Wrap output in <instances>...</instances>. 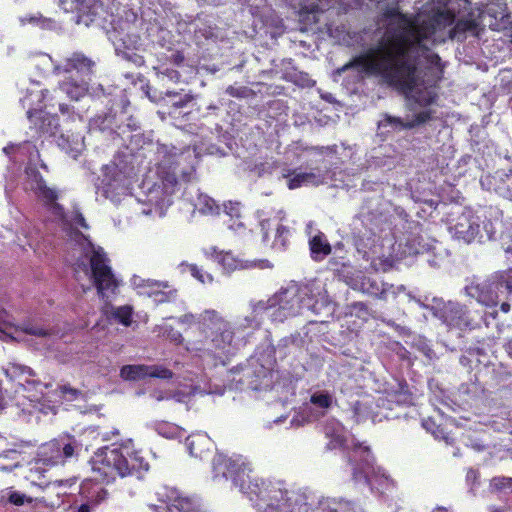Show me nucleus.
I'll return each mask as SVG.
<instances>
[{
  "mask_svg": "<svg viewBox=\"0 0 512 512\" xmlns=\"http://www.w3.org/2000/svg\"><path fill=\"white\" fill-rule=\"evenodd\" d=\"M455 19L453 10L434 8L421 21H415L412 38L404 32H387L376 45L356 55L337 71L341 74L357 67L368 76L380 77L389 86L412 89L416 83L417 65L408 58L409 52L415 47L427 49L424 41L451 27Z\"/></svg>",
  "mask_w": 512,
  "mask_h": 512,
  "instance_id": "f257e3e1",
  "label": "nucleus"
},
{
  "mask_svg": "<svg viewBox=\"0 0 512 512\" xmlns=\"http://www.w3.org/2000/svg\"><path fill=\"white\" fill-rule=\"evenodd\" d=\"M156 180L149 188L148 201L158 208L172 204V195L181 183L191 181L195 173L194 157L190 152L179 151L174 146L157 148Z\"/></svg>",
  "mask_w": 512,
  "mask_h": 512,
  "instance_id": "f03ea898",
  "label": "nucleus"
},
{
  "mask_svg": "<svg viewBox=\"0 0 512 512\" xmlns=\"http://www.w3.org/2000/svg\"><path fill=\"white\" fill-rule=\"evenodd\" d=\"M93 472L97 480L110 483L117 477L135 476L141 478L149 469V463L134 449L132 439L99 448L92 458Z\"/></svg>",
  "mask_w": 512,
  "mask_h": 512,
  "instance_id": "7ed1b4c3",
  "label": "nucleus"
},
{
  "mask_svg": "<svg viewBox=\"0 0 512 512\" xmlns=\"http://www.w3.org/2000/svg\"><path fill=\"white\" fill-rule=\"evenodd\" d=\"M198 329L206 343L203 350L214 359V364L226 365L235 351V330L233 325L218 311L204 310L198 318Z\"/></svg>",
  "mask_w": 512,
  "mask_h": 512,
  "instance_id": "20e7f679",
  "label": "nucleus"
},
{
  "mask_svg": "<svg viewBox=\"0 0 512 512\" xmlns=\"http://www.w3.org/2000/svg\"><path fill=\"white\" fill-rule=\"evenodd\" d=\"M258 512H305L306 504H293L289 491L280 481L251 478L248 474L238 486Z\"/></svg>",
  "mask_w": 512,
  "mask_h": 512,
  "instance_id": "39448f33",
  "label": "nucleus"
},
{
  "mask_svg": "<svg viewBox=\"0 0 512 512\" xmlns=\"http://www.w3.org/2000/svg\"><path fill=\"white\" fill-rule=\"evenodd\" d=\"M465 290L479 303L488 307L500 305L501 311L508 313L512 305V268L497 271L483 282H472Z\"/></svg>",
  "mask_w": 512,
  "mask_h": 512,
  "instance_id": "423d86ee",
  "label": "nucleus"
},
{
  "mask_svg": "<svg viewBox=\"0 0 512 512\" xmlns=\"http://www.w3.org/2000/svg\"><path fill=\"white\" fill-rule=\"evenodd\" d=\"M454 236L465 243L483 242L495 238L496 230L490 219L482 220L472 213H462L452 228Z\"/></svg>",
  "mask_w": 512,
  "mask_h": 512,
  "instance_id": "0eeeda50",
  "label": "nucleus"
},
{
  "mask_svg": "<svg viewBox=\"0 0 512 512\" xmlns=\"http://www.w3.org/2000/svg\"><path fill=\"white\" fill-rule=\"evenodd\" d=\"M26 173L30 190L46 211L58 219L65 218V209L58 202L61 192L56 187L49 186L43 175L36 168H31Z\"/></svg>",
  "mask_w": 512,
  "mask_h": 512,
  "instance_id": "6e6552de",
  "label": "nucleus"
},
{
  "mask_svg": "<svg viewBox=\"0 0 512 512\" xmlns=\"http://www.w3.org/2000/svg\"><path fill=\"white\" fill-rule=\"evenodd\" d=\"M89 266L91 280L99 296L104 297L106 292H114L117 289L118 281L102 248L92 250Z\"/></svg>",
  "mask_w": 512,
  "mask_h": 512,
  "instance_id": "1a4fd4ad",
  "label": "nucleus"
},
{
  "mask_svg": "<svg viewBox=\"0 0 512 512\" xmlns=\"http://www.w3.org/2000/svg\"><path fill=\"white\" fill-rule=\"evenodd\" d=\"M429 310L435 318L449 328L462 330L473 327L471 312L459 302L435 300Z\"/></svg>",
  "mask_w": 512,
  "mask_h": 512,
  "instance_id": "9d476101",
  "label": "nucleus"
},
{
  "mask_svg": "<svg viewBox=\"0 0 512 512\" xmlns=\"http://www.w3.org/2000/svg\"><path fill=\"white\" fill-rule=\"evenodd\" d=\"M78 446L71 436L55 438L40 447L39 456L45 465H63L75 455Z\"/></svg>",
  "mask_w": 512,
  "mask_h": 512,
  "instance_id": "9b49d317",
  "label": "nucleus"
},
{
  "mask_svg": "<svg viewBox=\"0 0 512 512\" xmlns=\"http://www.w3.org/2000/svg\"><path fill=\"white\" fill-rule=\"evenodd\" d=\"M212 468L214 477H223L231 479L233 484L238 487L240 482L247 475L243 467V462L239 459H233L223 453H216L212 459Z\"/></svg>",
  "mask_w": 512,
  "mask_h": 512,
  "instance_id": "f8f14e48",
  "label": "nucleus"
},
{
  "mask_svg": "<svg viewBox=\"0 0 512 512\" xmlns=\"http://www.w3.org/2000/svg\"><path fill=\"white\" fill-rule=\"evenodd\" d=\"M260 230L262 233V241L267 243L273 236L272 248L283 251L287 248L290 229L283 225L277 217L267 218L260 221Z\"/></svg>",
  "mask_w": 512,
  "mask_h": 512,
  "instance_id": "ddd939ff",
  "label": "nucleus"
},
{
  "mask_svg": "<svg viewBox=\"0 0 512 512\" xmlns=\"http://www.w3.org/2000/svg\"><path fill=\"white\" fill-rule=\"evenodd\" d=\"M274 301L278 304V308L272 313L274 320L283 321L289 317L301 314L303 311V299L296 291H281L275 295Z\"/></svg>",
  "mask_w": 512,
  "mask_h": 512,
  "instance_id": "4468645a",
  "label": "nucleus"
},
{
  "mask_svg": "<svg viewBox=\"0 0 512 512\" xmlns=\"http://www.w3.org/2000/svg\"><path fill=\"white\" fill-rule=\"evenodd\" d=\"M120 376L124 380L139 381L147 377L159 379H171L173 372L162 365H124L120 369Z\"/></svg>",
  "mask_w": 512,
  "mask_h": 512,
  "instance_id": "2eb2a0df",
  "label": "nucleus"
},
{
  "mask_svg": "<svg viewBox=\"0 0 512 512\" xmlns=\"http://www.w3.org/2000/svg\"><path fill=\"white\" fill-rule=\"evenodd\" d=\"M27 118L30 122V129L38 137L55 136L59 129V118L57 115H51L43 109H32L27 110Z\"/></svg>",
  "mask_w": 512,
  "mask_h": 512,
  "instance_id": "dca6fc26",
  "label": "nucleus"
},
{
  "mask_svg": "<svg viewBox=\"0 0 512 512\" xmlns=\"http://www.w3.org/2000/svg\"><path fill=\"white\" fill-rule=\"evenodd\" d=\"M98 0H59V6L76 16L77 23L89 25L98 14Z\"/></svg>",
  "mask_w": 512,
  "mask_h": 512,
  "instance_id": "f3484780",
  "label": "nucleus"
},
{
  "mask_svg": "<svg viewBox=\"0 0 512 512\" xmlns=\"http://www.w3.org/2000/svg\"><path fill=\"white\" fill-rule=\"evenodd\" d=\"M484 31V27L481 26V21L478 17H474V13H468L467 17L455 20L454 24L448 31L447 38L454 40L457 39L459 41H464L466 39V34L470 33L475 37H479L480 34Z\"/></svg>",
  "mask_w": 512,
  "mask_h": 512,
  "instance_id": "a211bd4d",
  "label": "nucleus"
},
{
  "mask_svg": "<svg viewBox=\"0 0 512 512\" xmlns=\"http://www.w3.org/2000/svg\"><path fill=\"white\" fill-rule=\"evenodd\" d=\"M283 177L288 179L287 186L290 190L308 184L319 186L325 182V174L319 168H314L310 172H298L297 169H288L283 174Z\"/></svg>",
  "mask_w": 512,
  "mask_h": 512,
  "instance_id": "6ab92c4d",
  "label": "nucleus"
},
{
  "mask_svg": "<svg viewBox=\"0 0 512 512\" xmlns=\"http://www.w3.org/2000/svg\"><path fill=\"white\" fill-rule=\"evenodd\" d=\"M486 16L491 18L488 26L493 31L504 30L507 24L510 23V15L506 12V7L503 8L497 4H492L485 9L479 10L477 17L481 22Z\"/></svg>",
  "mask_w": 512,
  "mask_h": 512,
  "instance_id": "aec40b11",
  "label": "nucleus"
},
{
  "mask_svg": "<svg viewBox=\"0 0 512 512\" xmlns=\"http://www.w3.org/2000/svg\"><path fill=\"white\" fill-rule=\"evenodd\" d=\"M218 262L222 265V267L227 271H234L236 269H246L249 267H259L261 269L271 267V264L268 260H258V261H242L233 256L230 252H221L217 255Z\"/></svg>",
  "mask_w": 512,
  "mask_h": 512,
  "instance_id": "412c9836",
  "label": "nucleus"
},
{
  "mask_svg": "<svg viewBox=\"0 0 512 512\" xmlns=\"http://www.w3.org/2000/svg\"><path fill=\"white\" fill-rule=\"evenodd\" d=\"M93 66L94 62L91 59L86 57L83 53L75 52L65 60L63 69L68 73L76 71L81 75L89 76L92 74Z\"/></svg>",
  "mask_w": 512,
  "mask_h": 512,
  "instance_id": "4be33fe9",
  "label": "nucleus"
},
{
  "mask_svg": "<svg viewBox=\"0 0 512 512\" xmlns=\"http://www.w3.org/2000/svg\"><path fill=\"white\" fill-rule=\"evenodd\" d=\"M80 495L96 505L105 500L108 493L97 481L86 479L81 483Z\"/></svg>",
  "mask_w": 512,
  "mask_h": 512,
  "instance_id": "5701e85b",
  "label": "nucleus"
},
{
  "mask_svg": "<svg viewBox=\"0 0 512 512\" xmlns=\"http://www.w3.org/2000/svg\"><path fill=\"white\" fill-rule=\"evenodd\" d=\"M89 89V83L86 80L74 81L66 79L59 84V90L66 94L71 100L78 101L84 97Z\"/></svg>",
  "mask_w": 512,
  "mask_h": 512,
  "instance_id": "b1692460",
  "label": "nucleus"
},
{
  "mask_svg": "<svg viewBox=\"0 0 512 512\" xmlns=\"http://www.w3.org/2000/svg\"><path fill=\"white\" fill-rule=\"evenodd\" d=\"M416 84H417V82L415 83V86L412 89H407L402 86H396V87L401 88L406 91H410V92L414 91V93L412 95V99L420 107H428L437 101L438 93L436 92L435 88L424 87V88L415 89Z\"/></svg>",
  "mask_w": 512,
  "mask_h": 512,
  "instance_id": "393cba45",
  "label": "nucleus"
},
{
  "mask_svg": "<svg viewBox=\"0 0 512 512\" xmlns=\"http://www.w3.org/2000/svg\"><path fill=\"white\" fill-rule=\"evenodd\" d=\"M388 400L399 406H410L413 404L414 396L407 382L402 380L398 383L397 389L388 392Z\"/></svg>",
  "mask_w": 512,
  "mask_h": 512,
  "instance_id": "a878e982",
  "label": "nucleus"
},
{
  "mask_svg": "<svg viewBox=\"0 0 512 512\" xmlns=\"http://www.w3.org/2000/svg\"><path fill=\"white\" fill-rule=\"evenodd\" d=\"M309 247L311 252V257L315 261H321L324 257L328 256L331 251V245L325 239L324 234L319 233L315 235L309 241Z\"/></svg>",
  "mask_w": 512,
  "mask_h": 512,
  "instance_id": "bb28decb",
  "label": "nucleus"
},
{
  "mask_svg": "<svg viewBox=\"0 0 512 512\" xmlns=\"http://www.w3.org/2000/svg\"><path fill=\"white\" fill-rule=\"evenodd\" d=\"M210 445V440L205 435L196 434L186 438L189 453L196 458H202L205 450H209Z\"/></svg>",
  "mask_w": 512,
  "mask_h": 512,
  "instance_id": "cd10ccee",
  "label": "nucleus"
},
{
  "mask_svg": "<svg viewBox=\"0 0 512 512\" xmlns=\"http://www.w3.org/2000/svg\"><path fill=\"white\" fill-rule=\"evenodd\" d=\"M406 122L400 117L392 116L388 113L382 115V119L378 122V129L382 133L399 132L406 129Z\"/></svg>",
  "mask_w": 512,
  "mask_h": 512,
  "instance_id": "c85d7f7f",
  "label": "nucleus"
},
{
  "mask_svg": "<svg viewBox=\"0 0 512 512\" xmlns=\"http://www.w3.org/2000/svg\"><path fill=\"white\" fill-rule=\"evenodd\" d=\"M361 289L364 293L378 299H385L387 293L385 285L371 277H364L362 279Z\"/></svg>",
  "mask_w": 512,
  "mask_h": 512,
  "instance_id": "c756f323",
  "label": "nucleus"
},
{
  "mask_svg": "<svg viewBox=\"0 0 512 512\" xmlns=\"http://www.w3.org/2000/svg\"><path fill=\"white\" fill-rule=\"evenodd\" d=\"M383 16L386 19H393L397 18L400 22L404 23L406 27L408 28V37L412 38L413 29L415 26V19L408 16L407 14H404L400 11L399 7H387L384 12Z\"/></svg>",
  "mask_w": 512,
  "mask_h": 512,
  "instance_id": "7c9ffc66",
  "label": "nucleus"
},
{
  "mask_svg": "<svg viewBox=\"0 0 512 512\" xmlns=\"http://www.w3.org/2000/svg\"><path fill=\"white\" fill-rule=\"evenodd\" d=\"M177 289L169 284V288H157L149 292V296L156 304H163L174 301L177 297Z\"/></svg>",
  "mask_w": 512,
  "mask_h": 512,
  "instance_id": "2f4dec72",
  "label": "nucleus"
},
{
  "mask_svg": "<svg viewBox=\"0 0 512 512\" xmlns=\"http://www.w3.org/2000/svg\"><path fill=\"white\" fill-rule=\"evenodd\" d=\"M112 317L118 323L129 327L133 322V308L129 305H123L114 308Z\"/></svg>",
  "mask_w": 512,
  "mask_h": 512,
  "instance_id": "473e14b6",
  "label": "nucleus"
},
{
  "mask_svg": "<svg viewBox=\"0 0 512 512\" xmlns=\"http://www.w3.org/2000/svg\"><path fill=\"white\" fill-rule=\"evenodd\" d=\"M20 22L23 25L31 24L41 28H48L54 23L52 19L44 17L39 12L20 17Z\"/></svg>",
  "mask_w": 512,
  "mask_h": 512,
  "instance_id": "72a5a7b5",
  "label": "nucleus"
},
{
  "mask_svg": "<svg viewBox=\"0 0 512 512\" xmlns=\"http://www.w3.org/2000/svg\"><path fill=\"white\" fill-rule=\"evenodd\" d=\"M433 111L432 110H424L413 116V119L406 122V129L411 130L417 126L427 123L432 120Z\"/></svg>",
  "mask_w": 512,
  "mask_h": 512,
  "instance_id": "f704fd0d",
  "label": "nucleus"
},
{
  "mask_svg": "<svg viewBox=\"0 0 512 512\" xmlns=\"http://www.w3.org/2000/svg\"><path fill=\"white\" fill-rule=\"evenodd\" d=\"M310 401L320 408H329L332 404V397L328 393H314Z\"/></svg>",
  "mask_w": 512,
  "mask_h": 512,
  "instance_id": "c9c22d12",
  "label": "nucleus"
},
{
  "mask_svg": "<svg viewBox=\"0 0 512 512\" xmlns=\"http://www.w3.org/2000/svg\"><path fill=\"white\" fill-rule=\"evenodd\" d=\"M491 486L498 491L510 489L512 491V477L497 476L492 478Z\"/></svg>",
  "mask_w": 512,
  "mask_h": 512,
  "instance_id": "e433bc0d",
  "label": "nucleus"
},
{
  "mask_svg": "<svg viewBox=\"0 0 512 512\" xmlns=\"http://www.w3.org/2000/svg\"><path fill=\"white\" fill-rule=\"evenodd\" d=\"M301 10L303 14H312L314 19H316L317 14L323 13L325 11L319 0L313 1L311 3L303 2Z\"/></svg>",
  "mask_w": 512,
  "mask_h": 512,
  "instance_id": "4c0bfd02",
  "label": "nucleus"
},
{
  "mask_svg": "<svg viewBox=\"0 0 512 512\" xmlns=\"http://www.w3.org/2000/svg\"><path fill=\"white\" fill-rule=\"evenodd\" d=\"M251 90L245 86L230 85L226 88V94L235 98H246L250 95Z\"/></svg>",
  "mask_w": 512,
  "mask_h": 512,
  "instance_id": "58836bf2",
  "label": "nucleus"
},
{
  "mask_svg": "<svg viewBox=\"0 0 512 512\" xmlns=\"http://www.w3.org/2000/svg\"><path fill=\"white\" fill-rule=\"evenodd\" d=\"M173 507H175L179 512H194L193 502L188 498L175 499Z\"/></svg>",
  "mask_w": 512,
  "mask_h": 512,
  "instance_id": "ea45409f",
  "label": "nucleus"
},
{
  "mask_svg": "<svg viewBox=\"0 0 512 512\" xmlns=\"http://www.w3.org/2000/svg\"><path fill=\"white\" fill-rule=\"evenodd\" d=\"M8 501L15 506H21L26 501L30 503L32 500L27 499L25 494L14 491L9 494Z\"/></svg>",
  "mask_w": 512,
  "mask_h": 512,
  "instance_id": "a19ab883",
  "label": "nucleus"
},
{
  "mask_svg": "<svg viewBox=\"0 0 512 512\" xmlns=\"http://www.w3.org/2000/svg\"><path fill=\"white\" fill-rule=\"evenodd\" d=\"M123 56L128 61L134 63L136 66H143L145 63L144 57L133 51L123 52Z\"/></svg>",
  "mask_w": 512,
  "mask_h": 512,
  "instance_id": "79ce46f5",
  "label": "nucleus"
},
{
  "mask_svg": "<svg viewBox=\"0 0 512 512\" xmlns=\"http://www.w3.org/2000/svg\"><path fill=\"white\" fill-rule=\"evenodd\" d=\"M349 462L353 466L352 469L355 478H357L358 475L362 474L364 470L370 466V463L367 459L363 460L361 464H354L352 456L349 457Z\"/></svg>",
  "mask_w": 512,
  "mask_h": 512,
  "instance_id": "37998d69",
  "label": "nucleus"
},
{
  "mask_svg": "<svg viewBox=\"0 0 512 512\" xmlns=\"http://www.w3.org/2000/svg\"><path fill=\"white\" fill-rule=\"evenodd\" d=\"M181 266H184V263L181 264ZM185 266L188 268L191 275L200 281L201 283H205L204 274L202 270L195 264H185Z\"/></svg>",
  "mask_w": 512,
  "mask_h": 512,
  "instance_id": "c03bdc74",
  "label": "nucleus"
},
{
  "mask_svg": "<svg viewBox=\"0 0 512 512\" xmlns=\"http://www.w3.org/2000/svg\"><path fill=\"white\" fill-rule=\"evenodd\" d=\"M142 286L148 287L152 291L157 288H163V289L169 288V283L163 282V281H157V280H153V279H147V280H143Z\"/></svg>",
  "mask_w": 512,
  "mask_h": 512,
  "instance_id": "a18cd8bd",
  "label": "nucleus"
},
{
  "mask_svg": "<svg viewBox=\"0 0 512 512\" xmlns=\"http://www.w3.org/2000/svg\"><path fill=\"white\" fill-rule=\"evenodd\" d=\"M351 307L358 317L369 315L368 307L364 302H354Z\"/></svg>",
  "mask_w": 512,
  "mask_h": 512,
  "instance_id": "49530a36",
  "label": "nucleus"
},
{
  "mask_svg": "<svg viewBox=\"0 0 512 512\" xmlns=\"http://www.w3.org/2000/svg\"><path fill=\"white\" fill-rule=\"evenodd\" d=\"M217 210H218V206L215 203V201L211 198L205 197L204 198V206L201 207V211L204 213L213 214Z\"/></svg>",
  "mask_w": 512,
  "mask_h": 512,
  "instance_id": "de8ad7c7",
  "label": "nucleus"
},
{
  "mask_svg": "<svg viewBox=\"0 0 512 512\" xmlns=\"http://www.w3.org/2000/svg\"><path fill=\"white\" fill-rule=\"evenodd\" d=\"M423 427L427 431H431L436 438L441 437L442 431L439 429V427H437L436 430H433V427H435V422L431 418L423 420Z\"/></svg>",
  "mask_w": 512,
  "mask_h": 512,
  "instance_id": "09e8293b",
  "label": "nucleus"
},
{
  "mask_svg": "<svg viewBox=\"0 0 512 512\" xmlns=\"http://www.w3.org/2000/svg\"><path fill=\"white\" fill-rule=\"evenodd\" d=\"M162 74L168 77L173 82H180L181 75L177 70L166 68L164 71H162Z\"/></svg>",
  "mask_w": 512,
  "mask_h": 512,
  "instance_id": "8fccbe9b",
  "label": "nucleus"
},
{
  "mask_svg": "<svg viewBox=\"0 0 512 512\" xmlns=\"http://www.w3.org/2000/svg\"><path fill=\"white\" fill-rule=\"evenodd\" d=\"M28 143H29V141H25V142L17 143V144H9L6 147H4L3 152L7 155L13 154L16 151H18L19 149H21L25 144H28Z\"/></svg>",
  "mask_w": 512,
  "mask_h": 512,
  "instance_id": "3c124183",
  "label": "nucleus"
},
{
  "mask_svg": "<svg viewBox=\"0 0 512 512\" xmlns=\"http://www.w3.org/2000/svg\"><path fill=\"white\" fill-rule=\"evenodd\" d=\"M25 331L28 334L34 335V336L45 337L48 335V332L45 329L39 328V327H29V328L25 329Z\"/></svg>",
  "mask_w": 512,
  "mask_h": 512,
  "instance_id": "603ef678",
  "label": "nucleus"
},
{
  "mask_svg": "<svg viewBox=\"0 0 512 512\" xmlns=\"http://www.w3.org/2000/svg\"><path fill=\"white\" fill-rule=\"evenodd\" d=\"M192 98L193 97L190 95H185L184 98H181L179 101L174 102L173 105L178 108L184 107L187 105L188 102L192 100Z\"/></svg>",
  "mask_w": 512,
  "mask_h": 512,
  "instance_id": "864d4df0",
  "label": "nucleus"
},
{
  "mask_svg": "<svg viewBox=\"0 0 512 512\" xmlns=\"http://www.w3.org/2000/svg\"><path fill=\"white\" fill-rule=\"evenodd\" d=\"M18 466H19L18 462H14L9 465H5L0 462V472H11L13 469L17 468Z\"/></svg>",
  "mask_w": 512,
  "mask_h": 512,
  "instance_id": "5fc2aeb1",
  "label": "nucleus"
},
{
  "mask_svg": "<svg viewBox=\"0 0 512 512\" xmlns=\"http://www.w3.org/2000/svg\"><path fill=\"white\" fill-rule=\"evenodd\" d=\"M172 62L177 66L181 65L184 62V56L180 52H176L171 56Z\"/></svg>",
  "mask_w": 512,
  "mask_h": 512,
  "instance_id": "6e6d98bb",
  "label": "nucleus"
},
{
  "mask_svg": "<svg viewBox=\"0 0 512 512\" xmlns=\"http://www.w3.org/2000/svg\"><path fill=\"white\" fill-rule=\"evenodd\" d=\"M63 393H69L72 396L76 397L79 394V391L75 388L69 387V386H63L61 388Z\"/></svg>",
  "mask_w": 512,
  "mask_h": 512,
  "instance_id": "4d7b16f0",
  "label": "nucleus"
},
{
  "mask_svg": "<svg viewBox=\"0 0 512 512\" xmlns=\"http://www.w3.org/2000/svg\"><path fill=\"white\" fill-rule=\"evenodd\" d=\"M345 442V439L342 435H336L331 443H333V446H342Z\"/></svg>",
  "mask_w": 512,
  "mask_h": 512,
  "instance_id": "13d9d810",
  "label": "nucleus"
},
{
  "mask_svg": "<svg viewBox=\"0 0 512 512\" xmlns=\"http://www.w3.org/2000/svg\"><path fill=\"white\" fill-rule=\"evenodd\" d=\"M194 320V316L192 314H185L181 317L180 321L182 323H190Z\"/></svg>",
  "mask_w": 512,
  "mask_h": 512,
  "instance_id": "bf43d9fd",
  "label": "nucleus"
},
{
  "mask_svg": "<svg viewBox=\"0 0 512 512\" xmlns=\"http://www.w3.org/2000/svg\"><path fill=\"white\" fill-rule=\"evenodd\" d=\"M77 512H91L89 504L88 503L81 504L78 507Z\"/></svg>",
  "mask_w": 512,
  "mask_h": 512,
  "instance_id": "052dcab7",
  "label": "nucleus"
},
{
  "mask_svg": "<svg viewBox=\"0 0 512 512\" xmlns=\"http://www.w3.org/2000/svg\"><path fill=\"white\" fill-rule=\"evenodd\" d=\"M59 110H60V112H61L62 114H66V113H68V112H69L70 107H69V105H67V104H60V105H59Z\"/></svg>",
  "mask_w": 512,
  "mask_h": 512,
  "instance_id": "680f3d73",
  "label": "nucleus"
},
{
  "mask_svg": "<svg viewBox=\"0 0 512 512\" xmlns=\"http://www.w3.org/2000/svg\"><path fill=\"white\" fill-rule=\"evenodd\" d=\"M78 223H79V225H81L82 227L87 228V224H86L85 219H84V217H83L82 215H80V216H79Z\"/></svg>",
  "mask_w": 512,
  "mask_h": 512,
  "instance_id": "e2e57ef3",
  "label": "nucleus"
},
{
  "mask_svg": "<svg viewBox=\"0 0 512 512\" xmlns=\"http://www.w3.org/2000/svg\"><path fill=\"white\" fill-rule=\"evenodd\" d=\"M6 311L4 309H0V321L5 322L4 315H6Z\"/></svg>",
  "mask_w": 512,
  "mask_h": 512,
  "instance_id": "0e129e2a",
  "label": "nucleus"
},
{
  "mask_svg": "<svg viewBox=\"0 0 512 512\" xmlns=\"http://www.w3.org/2000/svg\"><path fill=\"white\" fill-rule=\"evenodd\" d=\"M407 354H409V352L406 349H404L403 353L400 355L401 359H406Z\"/></svg>",
  "mask_w": 512,
  "mask_h": 512,
  "instance_id": "69168bd1",
  "label": "nucleus"
},
{
  "mask_svg": "<svg viewBox=\"0 0 512 512\" xmlns=\"http://www.w3.org/2000/svg\"><path fill=\"white\" fill-rule=\"evenodd\" d=\"M511 349H512V341H510V342L508 343V345H507V350H508V352H509V353H512V352H511Z\"/></svg>",
  "mask_w": 512,
  "mask_h": 512,
  "instance_id": "338daca9",
  "label": "nucleus"
},
{
  "mask_svg": "<svg viewBox=\"0 0 512 512\" xmlns=\"http://www.w3.org/2000/svg\"><path fill=\"white\" fill-rule=\"evenodd\" d=\"M322 512H337L335 509H323Z\"/></svg>",
  "mask_w": 512,
  "mask_h": 512,
  "instance_id": "774afa93",
  "label": "nucleus"
}]
</instances>
